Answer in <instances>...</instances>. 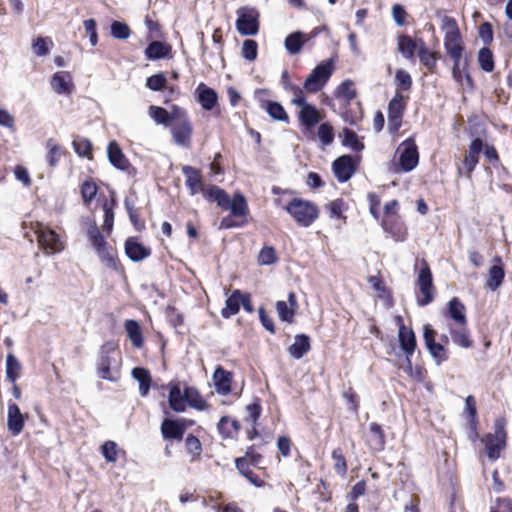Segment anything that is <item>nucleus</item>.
I'll list each match as a JSON object with an SVG mask.
<instances>
[{
    "instance_id": "obj_1",
    "label": "nucleus",
    "mask_w": 512,
    "mask_h": 512,
    "mask_svg": "<svg viewBox=\"0 0 512 512\" xmlns=\"http://www.w3.org/2000/svg\"><path fill=\"white\" fill-rule=\"evenodd\" d=\"M182 173L191 196L201 193L209 203H216L223 211H230L229 215L221 219V229L242 227L247 224L249 207L243 194L236 192L230 197L223 188L215 184H205L201 170L194 166H183Z\"/></svg>"
},
{
    "instance_id": "obj_2",
    "label": "nucleus",
    "mask_w": 512,
    "mask_h": 512,
    "mask_svg": "<svg viewBox=\"0 0 512 512\" xmlns=\"http://www.w3.org/2000/svg\"><path fill=\"white\" fill-rule=\"evenodd\" d=\"M168 389V404L176 413L185 412L187 406L198 411H204L210 407L200 391L194 386H185L182 391L180 381H170L168 383Z\"/></svg>"
},
{
    "instance_id": "obj_3",
    "label": "nucleus",
    "mask_w": 512,
    "mask_h": 512,
    "mask_svg": "<svg viewBox=\"0 0 512 512\" xmlns=\"http://www.w3.org/2000/svg\"><path fill=\"white\" fill-rule=\"evenodd\" d=\"M86 236L100 262L106 268L117 273L124 272V266L118 257L117 249L108 244L95 220H89Z\"/></svg>"
},
{
    "instance_id": "obj_4",
    "label": "nucleus",
    "mask_w": 512,
    "mask_h": 512,
    "mask_svg": "<svg viewBox=\"0 0 512 512\" xmlns=\"http://www.w3.org/2000/svg\"><path fill=\"white\" fill-rule=\"evenodd\" d=\"M122 356L114 341L101 345L96 360L97 376L106 381L117 382L121 377Z\"/></svg>"
},
{
    "instance_id": "obj_5",
    "label": "nucleus",
    "mask_w": 512,
    "mask_h": 512,
    "mask_svg": "<svg viewBox=\"0 0 512 512\" xmlns=\"http://www.w3.org/2000/svg\"><path fill=\"white\" fill-rule=\"evenodd\" d=\"M304 91V88L295 84L288 90V92L293 94L291 103L299 108L297 119L301 129L305 133H312L313 128L325 117V113L315 105L307 102Z\"/></svg>"
},
{
    "instance_id": "obj_6",
    "label": "nucleus",
    "mask_w": 512,
    "mask_h": 512,
    "mask_svg": "<svg viewBox=\"0 0 512 512\" xmlns=\"http://www.w3.org/2000/svg\"><path fill=\"white\" fill-rule=\"evenodd\" d=\"M283 209L291 216L300 227H310L320 216L318 205L301 197H294L283 206Z\"/></svg>"
},
{
    "instance_id": "obj_7",
    "label": "nucleus",
    "mask_w": 512,
    "mask_h": 512,
    "mask_svg": "<svg viewBox=\"0 0 512 512\" xmlns=\"http://www.w3.org/2000/svg\"><path fill=\"white\" fill-rule=\"evenodd\" d=\"M417 271L416 278V300L419 306H427L432 303L436 296V287L433 283V275L429 263L422 259L419 262V268L415 266Z\"/></svg>"
},
{
    "instance_id": "obj_8",
    "label": "nucleus",
    "mask_w": 512,
    "mask_h": 512,
    "mask_svg": "<svg viewBox=\"0 0 512 512\" xmlns=\"http://www.w3.org/2000/svg\"><path fill=\"white\" fill-rule=\"evenodd\" d=\"M335 70L332 58L321 61L304 81L303 88L307 93L315 94L321 91Z\"/></svg>"
},
{
    "instance_id": "obj_9",
    "label": "nucleus",
    "mask_w": 512,
    "mask_h": 512,
    "mask_svg": "<svg viewBox=\"0 0 512 512\" xmlns=\"http://www.w3.org/2000/svg\"><path fill=\"white\" fill-rule=\"evenodd\" d=\"M32 229L37 235V242L40 249L47 255H53L64 249V242L59 234L40 222L32 224Z\"/></svg>"
},
{
    "instance_id": "obj_10",
    "label": "nucleus",
    "mask_w": 512,
    "mask_h": 512,
    "mask_svg": "<svg viewBox=\"0 0 512 512\" xmlns=\"http://www.w3.org/2000/svg\"><path fill=\"white\" fill-rule=\"evenodd\" d=\"M485 446V453L492 462L500 458L501 452L506 448L507 433L504 422L496 420L494 433H487L482 438Z\"/></svg>"
},
{
    "instance_id": "obj_11",
    "label": "nucleus",
    "mask_w": 512,
    "mask_h": 512,
    "mask_svg": "<svg viewBox=\"0 0 512 512\" xmlns=\"http://www.w3.org/2000/svg\"><path fill=\"white\" fill-rule=\"evenodd\" d=\"M236 29L240 35L255 36L260 29V13L254 7L242 6L236 11Z\"/></svg>"
},
{
    "instance_id": "obj_12",
    "label": "nucleus",
    "mask_w": 512,
    "mask_h": 512,
    "mask_svg": "<svg viewBox=\"0 0 512 512\" xmlns=\"http://www.w3.org/2000/svg\"><path fill=\"white\" fill-rule=\"evenodd\" d=\"M409 96L396 92L387 107L388 130L391 135L398 134L403 124L404 113L407 108Z\"/></svg>"
},
{
    "instance_id": "obj_13",
    "label": "nucleus",
    "mask_w": 512,
    "mask_h": 512,
    "mask_svg": "<svg viewBox=\"0 0 512 512\" xmlns=\"http://www.w3.org/2000/svg\"><path fill=\"white\" fill-rule=\"evenodd\" d=\"M398 164L403 172H410L415 169L419 163V151L416 144L415 135L405 139L398 147Z\"/></svg>"
},
{
    "instance_id": "obj_14",
    "label": "nucleus",
    "mask_w": 512,
    "mask_h": 512,
    "mask_svg": "<svg viewBox=\"0 0 512 512\" xmlns=\"http://www.w3.org/2000/svg\"><path fill=\"white\" fill-rule=\"evenodd\" d=\"M437 332L430 324L423 326V339L425 346L437 365H441L449 359V349L444 344L436 341Z\"/></svg>"
},
{
    "instance_id": "obj_15",
    "label": "nucleus",
    "mask_w": 512,
    "mask_h": 512,
    "mask_svg": "<svg viewBox=\"0 0 512 512\" xmlns=\"http://www.w3.org/2000/svg\"><path fill=\"white\" fill-rule=\"evenodd\" d=\"M171 133L178 145L188 146L190 144L193 126L184 108H182L179 116L172 122Z\"/></svg>"
},
{
    "instance_id": "obj_16",
    "label": "nucleus",
    "mask_w": 512,
    "mask_h": 512,
    "mask_svg": "<svg viewBox=\"0 0 512 512\" xmlns=\"http://www.w3.org/2000/svg\"><path fill=\"white\" fill-rule=\"evenodd\" d=\"M366 446L372 453H379L385 449L386 433L383 426L377 422H370L363 434Z\"/></svg>"
},
{
    "instance_id": "obj_17",
    "label": "nucleus",
    "mask_w": 512,
    "mask_h": 512,
    "mask_svg": "<svg viewBox=\"0 0 512 512\" xmlns=\"http://www.w3.org/2000/svg\"><path fill=\"white\" fill-rule=\"evenodd\" d=\"M357 168V160L348 154L339 156L332 163L334 176L340 183L350 180L357 171Z\"/></svg>"
},
{
    "instance_id": "obj_18",
    "label": "nucleus",
    "mask_w": 512,
    "mask_h": 512,
    "mask_svg": "<svg viewBox=\"0 0 512 512\" xmlns=\"http://www.w3.org/2000/svg\"><path fill=\"white\" fill-rule=\"evenodd\" d=\"M192 421L186 418L170 419L165 418L161 423V434L165 440H176L181 441L184 437L185 431L188 425H191Z\"/></svg>"
},
{
    "instance_id": "obj_19",
    "label": "nucleus",
    "mask_w": 512,
    "mask_h": 512,
    "mask_svg": "<svg viewBox=\"0 0 512 512\" xmlns=\"http://www.w3.org/2000/svg\"><path fill=\"white\" fill-rule=\"evenodd\" d=\"M212 380L214 383L215 391L222 396L233 394L236 398H239L241 393H233L232 384L234 382V374L231 371L224 369L221 365H218L213 374Z\"/></svg>"
},
{
    "instance_id": "obj_20",
    "label": "nucleus",
    "mask_w": 512,
    "mask_h": 512,
    "mask_svg": "<svg viewBox=\"0 0 512 512\" xmlns=\"http://www.w3.org/2000/svg\"><path fill=\"white\" fill-rule=\"evenodd\" d=\"M245 411L246 416L244 417V422L250 426L246 430V436L248 440L252 441L260 436L258 426L262 414L261 400L255 398L252 403L246 405Z\"/></svg>"
},
{
    "instance_id": "obj_21",
    "label": "nucleus",
    "mask_w": 512,
    "mask_h": 512,
    "mask_svg": "<svg viewBox=\"0 0 512 512\" xmlns=\"http://www.w3.org/2000/svg\"><path fill=\"white\" fill-rule=\"evenodd\" d=\"M484 147V141L480 137L474 138L468 147L467 152L464 155L462 164L468 177L471 176L473 171L480 160V154Z\"/></svg>"
},
{
    "instance_id": "obj_22",
    "label": "nucleus",
    "mask_w": 512,
    "mask_h": 512,
    "mask_svg": "<svg viewBox=\"0 0 512 512\" xmlns=\"http://www.w3.org/2000/svg\"><path fill=\"white\" fill-rule=\"evenodd\" d=\"M125 255L133 262H140L150 257L152 250L143 245L137 237H128L124 242Z\"/></svg>"
},
{
    "instance_id": "obj_23",
    "label": "nucleus",
    "mask_w": 512,
    "mask_h": 512,
    "mask_svg": "<svg viewBox=\"0 0 512 512\" xmlns=\"http://www.w3.org/2000/svg\"><path fill=\"white\" fill-rule=\"evenodd\" d=\"M381 227L385 233L389 234L395 241L403 242L408 237V228L402 217L382 219Z\"/></svg>"
},
{
    "instance_id": "obj_24",
    "label": "nucleus",
    "mask_w": 512,
    "mask_h": 512,
    "mask_svg": "<svg viewBox=\"0 0 512 512\" xmlns=\"http://www.w3.org/2000/svg\"><path fill=\"white\" fill-rule=\"evenodd\" d=\"M417 55L421 65L426 69L427 74L433 75L438 73L437 62L441 58L440 52L430 50L426 43L421 41V45L418 46Z\"/></svg>"
},
{
    "instance_id": "obj_25",
    "label": "nucleus",
    "mask_w": 512,
    "mask_h": 512,
    "mask_svg": "<svg viewBox=\"0 0 512 512\" xmlns=\"http://www.w3.org/2000/svg\"><path fill=\"white\" fill-rule=\"evenodd\" d=\"M117 207V199L114 192H111L110 197H104L101 200V208L104 212V220L102 224V231L110 236L114 228V210Z\"/></svg>"
},
{
    "instance_id": "obj_26",
    "label": "nucleus",
    "mask_w": 512,
    "mask_h": 512,
    "mask_svg": "<svg viewBox=\"0 0 512 512\" xmlns=\"http://www.w3.org/2000/svg\"><path fill=\"white\" fill-rule=\"evenodd\" d=\"M51 87L59 95H71L75 90L73 78L68 71H58L51 78Z\"/></svg>"
},
{
    "instance_id": "obj_27",
    "label": "nucleus",
    "mask_w": 512,
    "mask_h": 512,
    "mask_svg": "<svg viewBox=\"0 0 512 512\" xmlns=\"http://www.w3.org/2000/svg\"><path fill=\"white\" fill-rule=\"evenodd\" d=\"M398 341L406 360L412 358L417 348V339L413 329L407 326L399 327Z\"/></svg>"
},
{
    "instance_id": "obj_28",
    "label": "nucleus",
    "mask_w": 512,
    "mask_h": 512,
    "mask_svg": "<svg viewBox=\"0 0 512 512\" xmlns=\"http://www.w3.org/2000/svg\"><path fill=\"white\" fill-rule=\"evenodd\" d=\"M181 110L182 108L177 105H173L170 112L163 107L151 105L148 112L156 124L169 126L179 116Z\"/></svg>"
},
{
    "instance_id": "obj_29",
    "label": "nucleus",
    "mask_w": 512,
    "mask_h": 512,
    "mask_svg": "<svg viewBox=\"0 0 512 512\" xmlns=\"http://www.w3.org/2000/svg\"><path fill=\"white\" fill-rule=\"evenodd\" d=\"M240 430V422L227 415L222 416L217 423V431L223 440H237Z\"/></svg>"
},
{
    "instance_id": "obj_30",
    "label": "nucleus",
    "mask_w": 512,
    "mask_h": 512,
    "mask_svg": "<svg viewBox=\"0 0 512 512\" xmlns=\"http://www.w3.org/2000/svg\"><path fill=\"white\" fill-rule=\"evenodd\" d=\"M46 155L45 160L49 169H55L63 156L68 152L54 138H49L45 142Z\"/></svg>"
},
{
    "instance_id": "obj_31",
    "label": "nucleus",
    "mask_w": 512,
    "mask_h": 512,
    "mask_svg": "<svg viewBox=\"0 0 512 512\" xmlns=\"http://www.w3.org/2000/svg\"><path fill=\"white\" fill-rule=\"evenodd\" d=\"M324 209L332 220H338L343 224L347 223L346 212L349 210L348 202L343 198H336L324 205Z\"/></svg>"
},
{
    "instance_id": "obj_32",
    "label": "nucleus",
    "mask_w": 512,
    "mask_h": 512,
    "mask_svg": "<svg viewBox=\"0 0 512 512\" xmlns=\"http://www.w3.org/2000/svg\"><path fill=\"white\" fill-rule=\"evenodd\" d=\"M493 262L494 264L489 268L485 286L490 290L495 291L502 285L505 278V271L500 256H495Z\"/></svg>"
},
{
    "instance_id": "obj_33",
    "label": "nucleus",
    "mask_w": 512,
    "mask_h": 512,
    "mask_svg": "<svg viewBox=\"0 0 512 512\" xmlns=\"http://www.w3.org/2000/svg\"><path fill=\"white\" fill-rule=\"evenodd\" d=\"M368 282L371 287L377 292V297L383 302L387 309H391L395 305L393 292L387 287L384 281L378 276H370Z\"/></svg>"
},
{
    "instance_id": "obj_34",
    "label": "nucleus",
    "mask_w": 512,
    "mask_h": 512,
    "mask_svg": "<svg viewBox=\"0 0 512 512\" xmlns=\"http://www.w3.org/2000/svg\"><path fill=\"white\" fill-rule=\"evenodd\" d=\"M197 101L206 111H211L218 103V94L213 89L201 82L196 88Z\"/></svg>"
},
{
    "instance_id": "obj_35",
    "label": "nucleus",
    "mask_w": 512,
    "mask_h": 512,
    "mask_svg": "<svg viewBox=\"0 0 512 512\" xmlns=\"http://www.w3.org/2000/svg\"><path fill=\"white\" fill-rule=\"evenodd\" d=\"M107 154L110 163L121 171H128L131 168V163L124 155L120 145L115 141H111L107 147Z\"/></svg>"
},
{
    "instance_id": "obj_36",
    "label": "nucleus",
    "mask_w": 512,
    "mask_h": 512,
    "mask_svg": "<svg viewBox=\"0 0 512 512\" xmlns=\"http://www.w3.org/2000/svg\"><path fill=\"white\" fill-rule=\"evenodd\" d=\"M25 426V418L15 403H9L7 427L13 436L19 435Z\"/></svg>"
},
{
    "instance_id": "obj_37",
    "label": "nucleus",
    "mask_w": 512,
    "mask_h": 512,
    "mask_svg": "<svg viewBox=\"0 0 512 512\" xmlns=\"http://www.w3.org/2000/svg\"><path fill=\"white\" fill-rule=\"evenodd\" d=\"M288 302L290 307L285 301H277L275 304L276 311L281 321L292 323L294 322V317L297 308V300L294 292H290L288 295Z\"/></svg>"
},
{
    "instance_id": "obj_38",
    "label": "nucleus",
    "mask_w": 512,
    "mask_h": 512,
    "mask_svg": "<svg viewBox=\"0 0 512 512\" xmlns=\"http://www.w3.org/2000/svg\"><path fill=\"white\" fill-rule=\"evenodd\" d=\"M444 49L452 61L462 60L465 51L462 35L444 36Z\"/></svg>"
},
{
    "instance_id": "obj_39",
    "label": "nucleus",
    "mask_w": 512,
    "mask_h": 512,
    "mask_svg": "<svg viewBox=\"0 0 512 512\" xmlns=\"http://www.w3.org/2000/svg\"><path fill=\"white\" fill-rule=\"evenodd\" d=\"M252 466L253 464L249 461L248 457H238L235 459V467L238 472L254 486L262 487L264 485V480L253 472L251 468Z\"/></svg>"
},
{
    "instance_id": "obj_40",
    "label": "nucleus",
    "mask_w": 512,
    "mask_h": 512,
    "mask_svg": "<svg viewBox=\"0 0 512 512\" xmlns=\"http://www.w3.org/2000/svg\"><path fill=\"white\" fill-rule=\"evenodd\" d=\"M144 54L148 60L170 58L172 56V46L166 42L152 41L146 47Z\"/></svg>"
},
{
    "instance_id": "obj_41",
    "label": "nucleus",
    "mask_w": 512,
    "mask_h": 512,
    "mask_svg": "<svg viewBox=\"0 0 512 512\" xmlns=\"http://www.w3.org/2000/svg\"><path fill=\"white\" fill-rule=\"evenodd\" d=\"M449 332L456 345L465 349L473 347L474 341L470 336L467 324H458L455 327L449 326Z\"/></svg>"
},
{
    "instance_id": "obj_42",
    "label": "nucleus",
    "mask_w": 512,
    "mask_h": 512,
    "mask_svg": "<svg viewBox=\"0 0 512 512\" xmlns=\"http://www.w3.org/2000/svg\"><path fill=\"white\" fill-rule=\"evenodd\" d=\"M466 308L464 304L460 301L458 297H453L447 303V309L445 311V316L451 318L455 325L458 324H467V318L465 315Z\"/></svg>"
},
{
    "instance_id": "obj_43",
    "label": "nucleus",
    "mask_w": 512,
    "mask_h": 512,
    "mask_svg": "<svg viewBox=\"0 0 512 512\" xmlns=\"http://www.w3.org/2000/svg\"><path fill=\"white\" fill-rule=\"evenodd\" d=\"M305 136H307L309 139L314 140L316 137L320 140V142L325 145H331L335 138V131L333 126L329 122H322L317 127V133H314V129L312 130V133H305L303 130Z\"/></svg>"
},
{
    "instance_id": "obj_44",
    "label": "nucleus",
    "mask_w": 512,
    "mask_h": 512,
    "mask_svg": "<svg viewBox=\"0 0 512 512\" xmlns=\"http://www.w3.org/2000/svg\"><path fill=\"white\" fill-rule=\"evenodd\" d=\"M124 328L132 345L137 349L142 348L144 346V336L139 322L127 319L124 322Z\"/></svg>"
},
{
    "instance_id": "obj_45",
    "label": "nucleus",
    "mask_w": 512,
    "mask_h": 512,
    "mask_svg": "<svg viewBox=\"0 0 512 512\" xmlns=\"http://www.w3.org/2000/svg\"><path fill=\"white\" fill-rule=\"evenodd\" d=\"M418 46L417 41L409 35L401 34L397 37V49L408 60L414 59Z\"/></svg>"
},
{
    "instance_id": "obj_46",
    "label": "nucleus",
    "mask_w": 512,
    "mask_h": 512,
    "mask_svg": "<svg viewBox=\"0 0 512 512\" xmlns=\"http://www.w3.org/2000/svg\"><path fill=\"white\" fill-rule=\"evenodd\" d=\"M310 350V338L306 334H297L294 343L288 347L289 354L295 359L302 358Z\"/></svg>"
},
{
    "instance_id": "obj_47",
    "label": "nucleus",
    "mask_w": 512,
    "mask_h": 512,
    "mask_svg": "<svg viewBox=\"0 0 512 512\" xmlns=\"http://www.w3.org/2000/svg\"><path fill=\"white\" fill-rule=\"evenodd\" d=\"M242 291L235 289L225 301V307L221 310V315L229 319L240 311Z\"/></svg>"
},
{
    "instance_id": "obj_48",
    "label": "nucleus",
    "mask_w": 512,
    "mask_h": 512,
    "mask_svg": "<svg viewBox=\"0 0 512 512\" xmlns=\"http://www.w3.org/2000/svg\"><path fill=\"white\" fill-rule=\"evenodd\" d=\"M334 96L336 99L343 100L345 103L349 104L357 97L355 83L351 79L344 80L336 87Z\"/></svg>"
},
{
    "instance_id": "obj_49",
    "label": "nucleus",
    "mask_w": 512,
    "mask_h": 512,
    "mask_svg": "<svg viewBox=\"0 0 512 512\" xmlns=\"http://www.w3.org/2000/svg\"><path fill=\"white\" fill-rule=\"evenodd\" d=\"M132 376L139 382L140 395L143 397L147 396L152 384L150 371L143 367H135L132 370Z\"/></svg>"
},
{
    "instance_id": "obj_50",
    "label": "nucleus",
    "mask_w": 512,
    "mask_h": 512,
    "mask_svg": "<svg viewBox=\"0 0 512 512\" xmlns=\"http://www.w3.org/2000/svg\"><path fill=\"white\" fill-rule=\"evenodd\" d=\"M477 62L480 69L485 73H492L496 66L494 53L486 46L479 49Z\"/></svg>"
},
{
    "instance_id": "obj_51",
    "label": "nucleus",
    "mask_w": 512,
    "mask_h": 512,
    "mask_svg": "<svg viewBox=\"0 0 512 512\" xmlns=\"http://www.w3.org/2000/svg\"><path fill=\"white\" fill-rule=\"evenodd\" d=\"M261 106L266 110V112L272 119L277 121H283L287 124L290 122L289 115L279 102L266 100L262 103Z\"/></svg>"
},
{
    "instance_id": "obj_52",
    "label": "nucleus",
    "mask_w": 512,
    "mask_h": 512,
    "mask_svg": "<svg viewBox=\"0 0 512 512\" xmlns=\"http://www.w3.org/2000/svg\"><path fill=\"white\" fill-rule=\"evenodd\" d=\"M341 117L343 121L348 123L349 125H357L363 119V110L361 104L358 102L356 103V107H352L351 102L349 104L345 103L343 106Z\"/></svg>"
},
{
    "instance_id": "obj_53",
    "label": "nucleus",
    "mask_w": 512,
    "mask_h": 512,
    "mask_svg": "<svg viewBox=\"0 0 512 512\" xmlns=\"http://www.w3.org/2000/svg\"><path fill=\"white\" fill-rule=\"evenodd\" d=\"M185 449L190 456V462H198L201 460L203 448L198 437L188 434L185 438Z\"/></svg>"
},
{
    "instance_id": "obj_54",
    "label": "nucleus",
    "mask_w": 512,
    "mask_h": 512,
    "mask_svg": "<svg viewBox=\"0 0 512 512\" xmlns=\"http://www.w3.org/2000/svg\"><path fill=\"white\" fill-rule=\"evenodd\" d=\"M464 412L466 413L470 429L475 433V435H477L479 421L477 416L476 399L474 396L469 395L466 397Z\"/></svg>"
},
{
    "instance_id": "obj_55",
    "label": "nucleus",
    "mask_w": 512,
    "mask_h": 512,
    "mask_svg": "<svg viewBox=\"0 0 512 512\" xmlns=\"http://www.w3.org/2000/svg\"><path fill=\"white\" fill-rule=\"evenodd\" d=\"M98 189V185L91 177L81 183L80 193L84 205L89 206L91 204L97 195Z\"/></svg>"
},
{
    "instance_id": "obj_56",
    "label": "nucleus",
    "mask_w": 512,
    "mask_h": 512,
    "mask_svg": "<svg viewBox=\"0 0 512 512\" xmlns=\"http://www.w3.org/2000/svg\"><path fill=\"white\" fill-rule=\"evenodd\" d=\"M72 146L79 157L93 158V145L88 138L77 136L72 141Z\"/></svg>"
},
{
    "instance_id": "obj_57",
    "label": "nucleus",
    "mask_w": 512,
    "mask_h": 512,
    "mask_svg": "<svg viewBox=\"0 0 512 512\" xmlns=\"http://www.w3.org/2000/svg\"><path fill=\"white\" fill-rule=\"evenodd\" d=\"M126 211L128 213L130 222L132 223L135 230L142 232L146 228L145 220L141 216V210L134 207V205L127 199L124 202Z\"/></svg>"
},
{
    "instance_id": "obj_58",
    "label": "nucleus",
    "mask_w": 512,
    "mask_h": 512,
    "mask_svg": "<svg viewBox=\"0 0 512 512\" xmlns=\"http://www.w3.org/2000/svg\"><path fill=\"white\" fill-rule=\"evenodd\" d=\"M304 34L302 32H293L285 38V48L290 54H298L304 45Z\"/></svg>"
},
{
    "instance_id": "obj_59",
    "label": "nucleus",
    "mask_w": 512,
    "mask_h": 512,
    "mask_svg": "<svg viewBox=\"0 0 512 512\" xmlns=\"http://www.w3.org/2000/svg\"><path fill=\"white\" fill-rule=\"evenodd\" d=\"M343 140L344 146L350 147L355 152H360L364 149V143L359 140L357 133L349 128H343Z\"/></svg>"
},
{
    "instance_id": "obj_60",
    "label": "nucleus",
    "mask_w": 512,
    "mask_h": 512,
    "mask_svg": "<svg viewBox=\"0 0 512 512\" xmlns=\"http://www.w3.org/2000/svg\"><path fill=\"white\" fill-rule=\"evenodd\" d=\"M331 457L334 462L333 468H334L336 474L344 477L347 474L348 465H347L346 457L343 453L342 448H340V447L335 448L332 451Z\"/></svg>"
},
{
    "instance_id": "obj_61",
    "label": "nucleus",
    "mask_w": 512,
    "mask_h": 512,
    "mask_svg": "<svg viewBox=\"0 0 512 512\" xmlns=\"http://www.w3.org/2000/svg\"><path fill=\"white\" fill-rule=\"evenodd\" d=\"M395 81H396V92L402 93V91H410L412 88V77L404 69H398L395 73Z\"/></svg>"
},
{
    "instance_id": "obj_62",
    "label": "nucleus",
    "mask_w": 512,
    "mask_h": 512,
    "mask_svg": "<svg viewBox=\"0 0 512 512\" xmlns=\"http://www.w3.org/2000/svg\"><path fill=\"white\" fill-rule=\"evenodd\" d=\"M342 397L348 405L349 411L358 414L360 408V397L352 386L342 392Z\"/></svg>"
},
{
    "instance_id": "obj_63",
    "label": "nucleus",
    "mask_w": 512,
    "mask_h": 512,
    "mask_svg": "<svg viewBox=\"0 0 512 512\" xmlns=\"http://www.w3.org/2000/svg\"><path fill=\"white\" fill-rule=\"evenodd\" d=\"M482 152L484 153L487 162L491 164L494 168L501 167L504 171H507V168L501 162L499 153L495 146L484 143Z\"/></svg>"
},
{
    "instance_id": "obj_64",
    "label": "nucleus",
    "mask_w": 512,
    "mask_h": 512,
    "mask_svg": "<svg viewBox=\"0 0 512 512\" xmlns=\"http://www.w3.org/2000/svg\"><path fill=\"white\" fill-rule=\"evenodd\" d=\"M110 32L112 37L119 40H126L130 37L132 31L128 24L121 21H113L110 25Z\"/></svg>"
}]
</instances>
